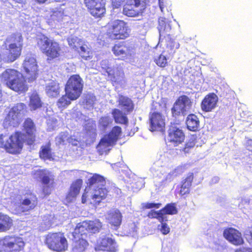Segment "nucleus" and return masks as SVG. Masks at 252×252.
Segmentation results:
<instances>
[{
  "mask_svg": "<svg viewBox=\"0 0 252 252\" xmlns=\"http://www.w3.org/2000/svg\"><path fill=\"white\" fill-rule=\"evenodd\" d=\"M23 130L24 132L16 130L9 136L0 134V148L9 154L17 155L21 153L24 143L29 146L33 145L36 141V128L31 118L25 119Z\"/></svg>",
  "mask_w": 252,
  "mask_h": 252,
  "instance_id": "obj_1",
  "label": "nucleus"
},
{
  "mask_svg": "<svg viewBox=\"0 0 252 252\" xmlns=\"http://www.w3.org/2000/svg\"><path fill=\"white\" fill-rule=\"evenodd\" d=\"M0 77L8 88L19 94L24 93L28 90L23 74L16 69L7 68L2 72Z\"/></svg>",
  "mask_w": 252,
  "mask_h": 252,
  "instance_id": "obj_2",
  "label": "nucleus"
},
{
  "mask_svg": "<svg viewBox=\"0 0 252 252\" xmlns=\"http://www.w3.org/2000/svg\"><path fill=\"white\" fill-rule=\"evenodd\" d=\"M24 39L19 32L13 33L6 37L4 45L8 47V52L5 54L3 61L5 63H11L17 60L21 55L23 48Z\"/></svg>",
  "mask_w": 252,
  "mask_h": 252,
  "instance_id": "obj_3",
  "label": "nucleus"
},
{
  "mask_svg": "<svg viewBox=\"0 0 252 252\" xmlns=\"http://www.w3.org/2000/svg\"><path fill=\"white\" fill-rule=\"evenodd\" d=\"M36 45L49 60L59 58L63 53L60 44L45 34H41L37 39Z\"/></svg>",
  "mask_w": 252,
  "mask_h": 252,
  "instance_id": "obj_4",
  "label": "nucleus"
},
{
  "mask_svg": "<svg viewBox=\"0 0 252 252\" xmlns=\"http://www.w3.org/2000/svg\"><path fill=\"white\" fill-rule=\"evenodd\" d=\"M130 29L126 22L122 20H115L107 24L106 32L112 40H124L129 36Z\"/></svg>",
  "mask_w": 252,
  "mask_h": 252,
  "instance_id": "obj_5",
  "label": "nucleus"
},
{
  "mask_svg": "<svg viewBox=\"0 0 252 252\" xmlns=\"http://www.w3.org/2000/svg\"><path fill=\"white\" fill-rule=\"evenodd\" d=\"M122 133V128L120 126H115L108 133L105 134L96 146L99 155L107 154L111 150L110 147L114 146L121 138Z\"/></svg>",
  "mask_w": 252,
  "mask_h": 252,
  "instance_id": "obj_6",
  "label": "nucleus"
},
{
  "mask_svg": "<svg viewBox=\"0 0 252 252\" xmlns=\"http://www.w3.org/2000/svg\"><path fill=\"white\" fill-rule=\"evenodd\" d=\"M44 243L49 249L56 252H65L68 247L65 234L62 232L48 233L45 236Z\"/></svg>",
  "mask_w": 252,
  "mask_h": 252,
  "instance_id": "obj_7",
  "label": "nucleus"
},
{
  "mask_svg": "<svg viewBox=\"0 0 252 252\" xmlns=\"http://www.w3.org/2000/svg\"><path fill=\"white\" fill-rule=\"evenodd\" d=\"M158 29L160 37L164 38L166 43V49L163 51L162 54L166 53V55L172 56L180 44L171 38L170 34L171 28L169 24L165 21V19H159L158 21Z\"/></svg>",
  "mask_w": 252,
  "mask_h": 252,
  "instance_id": "obj_8",
  "label": "nucleus"
},
{
  "mask_svg": "<svg viewBox=\"0 0 252 252\" xmlns=\"http://www.w3.org/2000/svg\"><path fill=\"white\" fill-rule=\"evenodd\" d=\"M25 246L23 239L17 235H6L0 239V252H22Z\"/></svg>",
  "mask_w": 252,
  "mask_h": 252,
  "instance_id": "obj_9",
  "label": "nucleus"
},
{
  "mask_svg": "<svg viewBox=\"0 0 252 252\" xmlns=\"http://www.w3.org/2000/svg\"><path fill=\"white\" fill-rule=\"evenodd\" d=\"M83 88V79L79 74H73L68 78L64 85V92L78 98L82 94Z\"/></svg>",
  "mask_w": 252,
  "mask_h": 252,
  "instance_id": "obj_10",
  "label": "nucleus"
},
{
  "mask_svg": "<svg viewBox=\"0 0 252 252\" xmlns=\"http://www.w3.org/2000/svg\"><path fill=\"white\" fill-rule=\"evenodd\" d=\"M106 0H84L88 12L95 19H101L106 12Z\"/></svg>",
  "mask_w": 252,
  "mask_h": 252,
  "instance_id": "obj_11",
  "label": "nucleus"
},
{
  "mask_svg": "<svg viewBox=\"0 0 252 252\" xmlns=\"http://www.w3.org/2000/svg\"><path fill=\"white\" fill-rule=\"evenodd\" d=\"M26 105L23 103L15 104L9 111L5 118V123L9 126H16L20 123L19 115L23 114L26 111Z\"/></svg>",
  "mask_w": 252,
  "mask_h": 252,
  "instance_id": "obj_12",
  "label": "nucleus"
},
{
  "mask_svg": "<svg viewBox=\"0 0 252 252\" xmlns=\"http://www.w3.org/2000/svg\"><path fill=\"white\" fill-rule=\"evenodd\" d=\"M156 107L153 108L149 114L150 130L151 131H162L165 127V118L160 112L156 111Z\"/></svg>",
  "mask_w": 252,
  "mask_h": 252,
  "instance_id": "obj_13",
  "label": "nucleus"
},
{
  "mask_svg": "<svg viewBox=\"0 0 252 252\" xmlns=\"http://www.w3.org/2000/svg\"><path fill=\"white\" fill-rule=\"evenodd\" d=\"M23 67L29 82H32L37 78L38 75V65L34 57H26L23 63Z\"/></svg>",
  "mask_w": 252,
  "mask_h": 252,
  "instance_id": "obj_14",
  "label": "nucleus"
},
{
  "mask_svg": "<svg viewBox=\"0 0 252 252\" xmlns=\"http://www.w3.org/2000/svg\"><path fill=\"white\" fill-rule=\"evenodd\" d=\"M185 139V134L183 130L175 125L171 126L168 130V142L174 146H178Z\"/></svg>",
  "mask_w": 252,
  "mask_h": 252,
  "instance_id": "obj_15",
  "label": "nucleus"
},
{
  "mask_svg": "<svg viewBox=\"0 0 252 252\" xmlns=\"http://www.w3.org/2000/svg\"><path fill=\"white\" fill-rule=\"evenodd\" d=\"M224 238L230 243L235 246H241L244 244L241 232L233 227H227L223 232Z\"/></svg>",
  "mask_w": 252,
  "mask_h": 252,
  "instance_id": "obj_16",
  "label": "nucleus"
},
{
  "mask_svg": "<svg viewBox=\"0 0 252 252\" xmlns=\"http://www.w3.org/2000/svg\"><path fill=\"white\" fill-rule=\"evenodd\" d=\"M112 51L116 57L122 60L131 55V47L125 41L116 42L112 47Z\"/></svg>",
  "mask_w": 252,
  "mask_h": 252,
  "instance_id": "obj_17",
  "label": "nucleus"
},
{
  "mask_svg": "<svg viewBox=\"0 0 252 252\" xmlns=\"http://www.w3.org/2000/svg\"><path fill=\"white\" fill-rule=\"evenodd\" d=\"M96 248L100 251L110 252L118 251V246L115 240L108 235L104 236L97 241Z\"/></svg>",
  "mask_w": 252,
  "mask_h": 252,
  "instance_id": "obj_18",
  "label": "nucleus"
},
{
  "mask_svg": "<svg viewBox=\"0 0 252 252\" xmlns=\"http://www.w3.org/2000/svg\"><path fill=\"white\" fill-rule=\"evenodd\" d=\"M218 102V96L214 93H209L201 101V110L205 112H212L217 107Z\"/></svg>",
  "mask_w": 252,
  "mask_h": 252,
  "instance_id": "obj_19",
  "label": "nucleus"
},
{
  "mask_svg": "<svg viewBox=\"0 0 252 252\" xmlns=\"http://www.w3.org/2000/svg\"><path fill=\"white\" fill-rule=\"evenodd\" d=\"M24 198L20 203L21 206L25 207L23 212L30 211L35 209L38 204V198L36 195L32 191H27L25 194Z\"/></svg>",
  "mask_w": 252,
  "mask_h": 252,
  "instance_id": "obj_20",
  "label": "nucleus"
},
{
  "mask_svg": "<svg viewBox=\"0 0 252 252\" xmlns=\"http://www.w3.org/2000/svg\"><path fill=\"white\" fill-rule=\"evenodd\" d=\"M193 179L194 174L192 172H189L187 176L182 180L179 190L181 195H187L189 193Z\"/></svg>",
  "mask_w": 252,
  "mask_h": 252,
  "instance_id": "obj_21",
  "label": "nucleus"
},
{
  "mask_svg": "<svg viewBox=\"0 0 252 252\" xmlns=\"http://www.w3.org/2000/svg\"><path fill=\"white\" fill-rule=\"evenodd\" d=\"M197 138L198 136L196 134L191 135L184 146L179 150V154L182 156L189 154L196 144Z\"/></svg>",
  "mask_w": 252,
  "mask_h": 252,
  "instance_id": "obj_22",
  "label": "nucleus"
},
{
  "mask_svg": "<svg viewBox=\"0 0 252 252\" xmlns=\"http://www.w3.org/2000/svg\"><path fill=\"white\" fill-rule=\"evenodd\" d=\"M86 184V188L89 189H91L93 187H95L96 189L105 184V179L103 176L95 173L88 179Z\"/></svg>",
  "mask_w": 252,
  "mask_h": 252,
  "instance_id": "obj_23",
  "label": "nucleus"
},
{
  "mask_svg": "<svg viewBox=\"0 0 252 252\" xmlns=\"http://www.w3.org/2000/svg\"><path fill=\"white\" fill-rule=\"evenodd\" d=\"M45 90L49 97H56L60 93V84L57 81L52 80L46 85Z\"/></svg>",
  "mask_w": 252,
  "mask_h": 252,
  "instance_id": "obj_24",
  "label": "nucleus"
},
{
  "mask_svg": "<svg viewBox=\"0 0 252 252\" xmlns=\"http://www.w3.org/2000/svg\"><path fill=\"white\" fill-rule=\"evenodd\" d=\"M13 220L8 215L0 212V232H5L11 229Z\"/></svg>",
  "mask_w": 252,
  "mask_h": 252,
  "instance_id": "obj_25",
  "label": "nucleus"
},
{
  "mask_svg": "<svg viewBox=\"0 0 252 252\" xmlns=\"http://www.w3.org/2000/svg\"><path fill=\"white\" fill-rule=\"evenodd\" d=\"M186 125L188 130L197 131L199 130L200 121L198 117L194 114L188 115L186 121Z\"/></svg>",
  "mask_w": 252,
  "mask_h": 252,
  "instance_id": "obj_26",
  "label": "nucleus"
},
{
  "mask_svg": "<svg viewBox=\"0 0 252 252\" xmlns=\"http://www.w3.org/2000/svg\"><path fill=\"white\" fill-rule=\"evenodd\" d=\"M82 184L83 180L81 179H78L73 182L66 195V198L71 200L75 198L79 194Z\"/></svg>",
  "mask_w": 252,
  "mask_h": 252,
  "instance_id": "obj_27",
  "label": "nucleus"
},
{
  "mask_svg": "<svg viewBox=\"0 0 252 252\" xmlns=\"http://www.w3.org/2000/svg\"><path fill=\"white\" fill-rule=\"evenodd\" d=\"M88 233H90L88 225L86 220L77 223L73 232V238H78L86 236Z\"/></svg>",
  "mask_w": 252,
  "mask_h": 252,
  "instance_id": "obj_28",
  "label": "nucleus"
},
{
  "mask_svg": "<svg viewBox=\"0 0 252 252\" xmlns=\"http://www.w3.org/2000/svg\"><path fill=\"white\" fill-rule=\"evenodd\" d=\"M77 99L72 94H69V93L65 92V94L63 95L57 101V105L61 110H63L71 104V101Z\"/></svg>",
  "mask_w": 252,
  "mask_h": 252,
  "instance_id": "obj_29",
  "label": "nucleus"
},
{
  "mask_svg": "<svg viewBox=\"0 0 252 252\" xmlns=\"http://www.w3.org/2000/svg\"><path fill=\"white\" fill-rule=\"evenodd\" d=\"M94 193L92 195L91 198L95 205H98L103 200L106 199L108 191L105 188H98L94 189Z\"/></svg>",
  "mask_w": 252,
  "mask_h": 252,
  "instance_id": "obj_30",
  "label": "nucleus"
},
{
  "mask_svg": "<svg viewBox=\"0 0 252 252\" xmlns=\"http://www.w3.org/2000/svg\"><path fill=\"white\" fill-rule=\"evenodd\" d=\"M111 114L116 124L126 125L128 123V119L126 116V113L124 111L117 108H114L112 110Z\"/></svg>",
  "mask_w": 252,
  "mask_h": 252,
  "instance_id": "obj_31",
  "label": "nucleus"
},
{
  "mask_svg": "<svg viewBox=\"0 0 252 252\" xmlns=\"http://www.w3.org/2000/svg\"><path fill=\"white\" fill-rule=\"evenodd\" d=\"M119 105L121 106L124 111L126 113L131 112L134 109V104L130 98L124 95H120L119 98Z\"/></svg>",
  "mask_w": 252,
  "mask_h": 252,
  "instance_id": "obj_32",
  "label": "nucleus"
},
{
  "mask_svg": "<svg viewBox=\"0 0 252 252\" xmlns=\"http://www.w3.org/2000/svg\"><path fill=\"white\" fill-rule=\"evenodd\" d=\"M74 244L72 247V251L74 252H84L88 248L89 243L83 237L78 238H73Z\"/></svg>",
  "mask_w": 252,
  "mask_h": 252,
  "instance_id": "obj_33",
  "label": "nucleus"
},
{
  "mask_svg": "<svg viewBox=\"0 0 252 252\" xmlns=\"http://www.w3.org/2000/svg\"><path fill=\"white\" fill-rule=\"evenodd\" d=\"M79 46L76 51L82 59L87 61L91 60L93 57L92 50L85 44H79Z\"/></svg>",
  "mask_w": 252,
  "mask_h": 252,
  "instance_id": "obj_34",
  "label": "nucleus"
},
{
  "mask_svg": "<svg viewBox=\"0 0 252 252\" xmlns=\"http://www.w3.org/2000/svg\"><path fill=\"white\" fill-rule=\"evenodd\" d=\"M138 9L135 8L129 0L123 6V13L127 17H135L141 15Z\"/></svg>",
  "mask_w": 252,
  "mask_h": 252,
  "instance_id": "obj_35",
  "label": "nucleus"
},
{
  "mask_svg": "<svg viewBox=\"0 0 252 252\" xmlns=\"http://www.w3.org/2000/svg\"><path fill=\"white\" fill-rule=\"evenodd\" d=\"M42 103L41 99L35 92L32 93L30 96L29 107L32 111L35 110L42 107Z\"/></svg>",
  "mask_w": 252,
  "mask_h": 252,
  "instance_id": "obj_36",
  "label": "nucleus"
},
{
  "mask_svg": "<svg viewBox=\"0 0 252 252\" xmlns=\"http://www.w3.org/2000/svg\"><path fill=\"white\" fill-rule=\"evenodd\" d=\"M89 227L90 233L95 234L100 232L102 228V223L99 219L86 220Z\"/></svg>",
  "mask_w": 252,
  "mask_h": 252,
  "instance_id": "obj_37",
  "label": "nucleus"
},
{
  "mask_svg": "<svg viewBox=\"0 0 252 252\" xmlns=\"http://www.w3.org/2000/svg\"><path fill=\"white\" fill-rule=\"evenodd\" d=\"M39 158L44 160H51L53 158L50 143L42 146L39 152Z\"/></svg>",
  "mask_w": 252,
  "mask_h": 252,
  "instance_id": "obj_38",
  "label": "nucleus"
},
{
  "mask_svg": "<svg viewBox=\"0 0 252 252\" xmlns=\"http://www.w3.org/2000/svg\"><path fill=\"white\" fill-rule=\"evenodd\" d=\"M122 215L119 211H115L109 214L110 223L114 226H119L122 222Z\"/></svg>",
  "mask_w": 252,
  "mask_h": 252,
  "instance_id": "obj_39",
  "label": "nucleus"
},
{
  "mask_svg": "<svg viewBox=\"0 0 252 252\" xmlns=\"http://www.w3.org/2000/svg\"><path fill=\"white\" fill-rule=\"evenodd\" d=\"M40 178L41 182L43 185L53 186L54 183V179L53 176L51 175L50 172L46 173L45 169L40 171Z\"/></svg>",
  "mask_w": 252,
  "mask_h": 252,
  "instance_id": "obj_40",
  "label": "nucleus"
},
{
  "mask_svg": "<svg viewBox=\"0 0 252 252\" xmlns=\"http://www.w3.org/2000/svg\"><path fill=\"white\" fill-rule=\"evenodd\" d=\"M171 112L172 116L175 117L179 116L181 114L185 115L188 113L186 109L179 103L177 100L174 103L173 107L171 108Z\"/></svg>",
  "mask_w": 252,
  "mask_h": 252,
  "instance_id": "obj_41",
  "label": "nucleus"
},
{
  "mask_svg": "<svg viewBox=\"0 0 252 252\" xmlns=\"http://www.w3.org/2000/svg\"><path fill=\"white\" fill-rule=\"evenodd\" d=\"M129 1L133 4L135 8L140 11L139 12L141 15L146 9L148 2V0H129Z\"/></svg>",
  "mask_w": 252,
  "mask_h": 252,
  "instance_id": "obj_42",
  "label": "nucleus"
},
{
  "mask_svg": "<svg viewBox=\"0 0 252 252\" xmlns=\"http://www.w3.org/2000/svg\"><path fill=\"white\" fill-rule=\"evenodd\" d=\"M160 210L163 216H164L165 215H175L178 213L176 204L174 203H168Z\"/></svg>",
  "mask_w": 252,
  "mask_h": 252,
  "instance_id": "obj_43",
  "label": "nucleus"
},
{
  "mask_svg": "<svg viewBox=\"0 0 252 252\" xmlns=\"http://www.w3.org/2000/svg\"><path fill=\"white\" fill-rule=\"evenodd\" d=\"M177 100L186 109L188 112L191 109L192 102L188 96L186 95H181Z\"/></svg>",
  "mask_w": 252,
  "mask_h": 252,
  "instance_id": "obj_44",
  "label": "nucleus"
},
{
  "mask_svg": "<svg viewBox=\"0 0 252 252\" xmlns=\"http://www.w3.org/2000/svg\"><path fill=\"white\" fill-rule=\"evenodd\" d=\"M147 217L151 219H157L160 222L167 220L166 217L163 216L161 210L157 211L152 210L148 213Z\"/></svg>",
  "mask_w": 252,
  "mask_h": 252,
  "instance_id": "obj_45",
  "label": "nucleus"
},
{
  "mask_svg": "<svg viewBox=\"0 0 252 252\" xmlns=\"http://www.w3.org/2000/svg\"><path fill=\"white\" fill-rule=\"evenodd\" d=\"M155 62L158 66L160 67H165L167 64V59L165 55L160 54L157 58L154 60Z\"/></svg>",
  "mask_w": 252,
  "mask_h": 252,
  "instance_id": "obj_46",
  "label": "nucleus"
},
{
  "mask_svg": "<svg viewBox=\"0 0 252 252\" xmlns=\"http://www.w3.org/2000/svg\"><path fill=\"white\" fill-rule=\"evenodd\" d=\"M68 45L75 51H76L79 46V40L76 38H70L67 39Z\"/></svg>",
  "mask_w": 252,
  "mask_h": 252,
  "instance_id": "obj_47",
  "label": "nucleus"
},
{
  "mask_svg": "<svg viewBox=\"0 0 252 252\" xmlns=\"http://www.w3.org/2000/svg\"><path fill=\"white\" fill-rule=\"evenodd\" d=\"M160 223L161 225H158V228L160 230L162 234L166 235L168 234L170 229L168 224L164 222V221Z\"/></svg>",
  "mask_w": 252,
  "mask_h": 252,
  "instance_id": "obj_48",
  "label": "nucleus"
},
{
  "mask_svg": "<svg viewBox=\"0 0 252 252\" xmlns=\"http://www.w3.org/2000/svg\"><path fill=\"white\" fill-rule=\"evenodd\" d=\"M161 206L160 203L147 202L143 204V208L144 209H149L152 208L158 209Z\"/></svg>",
  "mask_w": 252,
  "mask_h": 252,
  "instance_id": "obj_49",
  "label": "nucleus"
},
{
  "mask_svg": "<svg viewBox=\"0 0 252 252\" xmlns=\"http://www.w3.org/2000/svg\"><path fill=\"white\" fill-rule=\"evenodd\" d=\"M111 123V121L108 117H102L100 119V124L104 127H106Z\"/></svg>",
  "mask_w": 252,
  "mask_h": 252,
  "instance_id": "obj_50",
  "label": "nucleus"
},
{
  "mask_svg": "<svg viewBox=\"0 0 252 252\" xmlns=\"http://www.w3.org/2000/svg\"><path fill=\"white\" fill-rule=\"evenodd\" d=\"M126 0H111L112 5L114 8L120 7Z\"/></svg>",
  "mask_w": 252,
  "mask_h": 252,
  "instance_id": "obj_51",
  "label": "nucleus"
},
{
  "mask_svg": "<svg viewBox=\"0 0 252 252\" xmlns=\"http://www.w3.org/2000/svg\"><path fill=\"white\" fill-rule=\"evenodd\" d=\"M245 235L248 242L252 245V228L247 230Z\"/></svg>",
  "mask_w": 252,
  "mask_h": 252,
  "instance_id": "obj_52",
  "label": "nucleus"
},
{
  "mask_svg": "<svg viewBox=\"0 0 252 252\" xmlns=\"http://www.w3.org/2000/svg\"><path fill=\"white\" fill-rule=\"evenodd\" d=\"M89 189H87L86 188L84 193H83L82 195V203H85L87 202V199H88V195H87V190Z\"/></svg>",
  "mask_w": 252,
  "mask_h": 252,
  "instance_id": "obj_53",
  "label": "nucleus"
},
{
  "mask_svg": "<svg viewBox=\"0 0 252 252\" xmlns=\"http://www.w3.org/2000/svg\"><path fill=\"white\" fill-rule=\"evenodd\" d=\"M236 252H252V248H243L237 250Z\"/></svg>",
  "mask_w": 252,
  "mask_h": 252,
  "instance_id": "obj_54",
  "label": "nucleus"
},
{
  "mask_svg": "<svg viewBox=\"0 0 252 252\" xmlns=\"http://www.w3.org/2000/svg\"><path fill=\"white\" fill-rule=\"evenodd\" d=\"M42 191L45 195L50 194L51 193L50 187L49 186L47 187H44L42 189Z\"/></svg>",
  "mask_w": 252,
  "mask_h": 252,
  "instance_id": "obj_55",
  "label": "nucleus"
},
{
  "mask_svg": "<svg viewBox=\"0 0 252 252\" xmlns=\"http://www.w3.org/2000/svg\"><path fill=\"white\" fill-rule=\"evenodd\" d=\"M247 148L249 151L252 152V140H250L248 142Z\"/></svg>",
  "mask_w": 252,
  "mask_h": 252,
  "instance_id": "obj_56",
  "label": "nucleus"
},
{
  "mask_svg": "<svg viewBox=\"0 0 252 252\" xmlns=\"http://www.w3.org/2000/svg\"><path fill=\"white\" fill-rule=\"evenodd\" d=\"M184 167L183 166H178L174 170V172H183L184 170Z\"/></svg>",
  "mask_w": 252,
  "mask_h": 252,
  "instance_id": "obj_57",
  "label": "nucleus"
},
{
  "mask_svg": "<svg viewBox=\"0 0 252 252\" xmlns=\"http://www.w3.org/2000/svg\"><path fill=\"white\" fill-rule=\"evenodd\" d=\"M36 2L39 4L45 3L47 0H34Z\"/></svg>",
  "mask_w": 252,
  "mask_h": 252,
  "instance_id": "obj_58",
  "label": "nucleus"
},
{
  "mask_svg": "<svg viewBox=\"0 0 252 252\" xmlns=\"http://www.w3.org/2000/svg\"><path fill=\"white\" fill-rule=\"evenodd\" d=\"M1 97H2V93H1V91L0 90V101L1 100Z\"/></svg>",
  "mask_w": 252,
  "mask_h": 252,
  "instance_id": "obj_59",
  "label": "nucleus"
},
{
  "mask_svg": "<svg viewBox=\"0 0 252 252\" xmlns=\"http://www.w3.org/2000/svg\"><path fill=\"white\" fill-rule=\"evenodd\" d=\"M55 1H62V0H55Z\"/></svg>",
  "mask_w": 252,
  "mask_h": 252,
  "instance_id": "obj_60",
  "label": "nucleus"
}]
</instances>
